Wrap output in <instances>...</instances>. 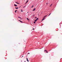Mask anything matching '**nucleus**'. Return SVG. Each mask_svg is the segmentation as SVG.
<instances>
[{
    "mask_svg": "<svg viewBox=\"0 0 62 62\" xmlns=\"http://www.w3.org/2000/svg\"><path fill=\"white\" fill-rule=\"evenodd\" d=\"M38 20H39V18H37L36 19V20H35V22H37V21H38Z\"/></svg>",
    "mask_w": 62,
    "mask_h": 62,
    "instance_id": "obj_1",
    "label": "nucleus"
},
{
    "mask_svg": "<svg viewBox=\"0 0 62 62\" xmlns=\"http://www.w3.org/2000/svg\"><path fill=\"white\" fill-rule=\"evenodd\" d=\"M47 51V50H45L44 51V52H46L47 53H48V51Z\"/></svg>",
    "mask_w": 62,
    "mask_h": 62,
    "instance_id": "obj_2",
    "label": "nucleus"
},
{
    "mask_svg": "<svg viewBox=\"0 0 62 62\" xmlns=\"http://www.w3.org/2000/svg\"><path fill=\"white\" fill-rule=\"evenodd\" d=\"M19 21L20 22H21V23H23V22L22 21H21V20H19Z\"/></svg>",
    "mask_w": 62,
    "mask_h": 62,
    "instance_id": "obj_3",
    "label": "nucleus"
},
{
    "mask_svg": "<svg viewBox=\"0 0 62 62\" xmlns=\"http://www.w3.org/2000/svg\"><path fill=\"white\" fill-rule=\"evenodd\" d=\"M16 3V4H20V3H18L17 2H15Z\"/></svg>",
    "mask_w": 62,
    "mask_h": 62,
    "instance_id": "obj_4",
    "label": "nucleus"
},
{
    "mask_svg": "<svg viewBox=\"0 0 62 62\" xmlns=\"http://www.w3.org/2000/svg\"><path fill=\"white\" fill-rule=\"evenodd\" d=\"M35 10H36V8H34L33 10V11H35Z\"/></svg>",
    "mask_w": 62,
    "mask_h": 62,
    "instance_id": "obj_5",
    "label": "nucleus"
},
{
    "mask_svg": "<svg viewBox=\"0 0 62 62\" xmlns=\"http://www.w3.org/2000/svg\"><path fill=\"white\" fill-rule=\"evenodd\" d=\"M14 6H15V7H17V5L15 4H14Z\"/></svg>",
    "mask_w": 62,
    "mask_h": 62,
    "instance_id": "obj_6",
    "label": "nucleus"
},
{
    "mask_svg": "<svg viewBox=\"0 0 62 62\" xmlns=\"http://www.w3.org/2000/svg\"><path fill=\"white\" fill-rule=\"evenodd\" d=\"M27 61H28V62H29V61L28 60V59L27 58Z\"/></svg>",
    "mask_w": 62,
    "mask_h": 62,
    "instance_id": "obj_7",
    "label": "nucleus"
},
{
    "mask_svg": "<svg viewBox=\"0 0 62 62\" xmlns=\"http://www.w3.org/2000/svg\"><path fill=\"white\" fill-rule=\"evenodd\" d=\"M45 19V18H44L42 20V21H43V20H44Z\"/></svg>",
    "mask_w": 62,
    "mask_h": 62,
    "instance_id": "obj_8",
    "label": "nucleus"
},
{
    "mask_svg": "<svg viewBox=\"0 0 62 62\" xmlns=\"http://www.w3.org/2000/svg\"><path fill=\"white\" fill-rule=\"evenodd\" d=\"M15 8L16 9H18V8H19L18 7V8Z\"/></svg>",
    "mask_w": 62,
    "mask_h": 62,
    "instance_id": "obj_9",
    "label": "nucleus"
},
{
    "mask_svg": "<svg viewBox=\"0 0 62 62\" xmlns=\"http://www.w3.org/2000/svg\"><path fill=\"white\" fill-rule=\"evenodd\" d=\"M48 15H46L45 16V17H46L47 16H48Z\"/></svg>",
    "mask_w": 62,
    "mask_h": 62,
    "instance_id": "obj_10",
    "label": "nucleus"
},
{
    "mask_svg": "<svg viewBox=\"0 0 62 62\" xmlns=\"http://www.w3.org/2000/svg\"><path fill=\"white\" fill-rule=\"evenodd\" d=\"M48 15H46L45 16V17H46L47 16H48Z\"/></svg>",
    "mask_w": 62,
    "mask_h": 62,
    "instance_id": "obj_11",
    "label": "nucleus"
},
{
    "mask_svg": "<svg viewBox=\"0 0 62 62\" xmlns=\"http://www.w3.org/2000/svg\"><path fill=\"white\" fill-rule=\"evenodd\" d=\"M52 5H53V4H52L50 6V7H51L52 6Z\"/></svg>",
    "mask_w": 62,
    "mask_h": 62,
    "instance_id": "obj_12",
    "label": "nucleus"
},
{
    "mask_svg": "<svg viewBox=\"0 0 62 62\" xmlns=\"http://www.w3.org/2000/svg\"><path fill=\"white\" fill-rule=\"evenodd\" d=\"M16 11H17V10H16L15 11V13H16Z\"/></svg>",
    "mask_w": 62,
    "mask_h": 62,
    "instance_id": "obj_13",
    "label": "nucleus"
},
{
    "mask_svg": "<svg viewBox=\"0 0 62 62\" xmlns=\"http://www.w3.org/2000/svg\"><path fill=\"white\" fill-rule=\"evenodd\" d=\"M18 17L19 18H21V17H20L19 16H18Z\"/></svg>",
    "mask_w": 62,
    "mask_h": 62,
    "instance_id": "obj_14",
    "label": "nucleus"
},
{
    "mask_svg": "<svg viewBox=\"0 0 62 62\" xmlns=\"http://www.w3.org/2000/svg\"><path fill=\"white\" fill-rule=\"evenodd\" d=\"M34 7V6H33V5L31 7V8H33Z\"/></svg>",
    "mask_w": 62,
    "mask_h": 62,
    "instance_id": "obj_15",
    "label": "nucleus"
},
{
    "mask_svg": "<svg viewBox=\"0 0 62 62\" xmlns=\"http://www.w3.org/2000/svg\"><path fill=\"white\" fill-rule=\"evenodd\" d=\"M28 1V0H27V2H26V3H27Z\"/></svg>",
    "mask_w": 62,
    "mask_h": 62,
    "instance_id": "obj_16",
    "label": "nucleus"
},
{
    "mask_svg": "<svg viewBox=\"0 0 62 62\" xmlns=\"http://www.w3.org/2000/svg\"><path fill=\"white\" fill-rule=\"evenodd\" d=\"M27 20H29V19H28V18H27Z\"/></svg>",
    "mask_w": 62,
    "mask_h": 62,
    "instance_id": "obj_17",
    "label": "nucleus"
},
{
    "mask_svg": "<svg viewBox=\"0 0 62 62\" xmlns=\"http://www.w3.org/2000/svg\"><path fill=\"white\" fill-rule=\"evenodd\" d=\"M21 12H23V11L22 10H21Z\"/></svg>",
    "mask_w": 62,
    "mask_h": 62,
    "instance_id": "obj_18",
    "label": "nucleus"
},
{
    "mask_svg": "<svg viewBox=\"0 0 62 62\" xmlns=\"http://www.w3.org/2000/svg\"><path fill=\"white\" fill-rule=\"evenodd\" d=\"M34 23H36V22H34Z\"/></svg>",
    "mask_w": 62,
    "mask_h": 62,
    "instance_id": "obj_19",
    "label": "nucleus"
},
{
    "mask_svg": "<svg viewBox=\"0 0 62 62\" xmlns=\"http://www.w3.org/2000/svg\"><path fill=\"white\" fill-rule=\"evenodd\" d=\"M25 6L24 7H23V8H25Z\"/></svg>",
    "mask_w": 62,
    "mask_h": 62,
    "instance_id": "obj_20",
    "label": "nucleus"
},
{
    "mask_svg": "<svg viewBox=\"0 0 62 62\" xmlns=\"http://www.w3.org/2000/svg\"><path fill=\"white\" fill-rule=\"evenodd\" d=\"M46 16H44V18H45Z\"/></svg>",
    "mask_w": 62,
    "mask_h": 62,
    "instance_id": "obj_21",
    "label": "nucleus"
},
{
    "mask_svg": "<svg viewBox=\"0 0 62 62\" xmlns=\"http://www.w3.org/2000/svg\"><path fill=\"white\" fill-rule=\"evenodd\" d=\"M33 29V30H34V28H33V29Z\"/></svg>",
    "mask_w": 62,
    "mask_h": 62,
    "instance_id": "obj_22",
    "label": "nucleus"
},
{
    "mask_svg": "<svg viewBox=\"0 0 62 62\" xmlns=\"http://www.w3.org/2000/svg\"><path fill=\"white\" fill-rule=\"evenodd\" d=\"M51 13H50V14H49V15H51Z\"/></svg>",
    "mask_w": 62,
    "mask_h": 62,
    "instance_id": "obj_23",
    "label": "nucleus"
},
{
    "mask_svg": "<svg viewBox=\"0 0 62 62\" xmlns=\"http://www.w3.org/2000/svg\"><path fill=\"white\" fill-rule=\"evenodd\" d=\"M50 15H48V16H50Z\"/></svg>",
    "mask_w": 62,
    "mask_h": 62,
    "instance_id": "obj_24",
    "label": "nucleus"
},
{
    "mask_svg": "<svg viewBox=\"0 0 62 62\" xmlns=\"http://www.w3.org/2000/svg\"><path fill=\"white\" fill-rule=\"evenodd\" d=\"M37 18V17H35V18Z\"/></svg>",
    "mask_w": 62,
    "mask_h": 62,
    "instance_id": "obj_25",
    "label": "nucleus"
},
{
    "mask_svg": "<svg viewBox=\"0 0 62 62\" xmlns=\"http://www.w3.org/2000/svg\"><path fill=\"white\" fill-rule=\"evenodd\" d=\"M26 3H26H26H25V4H26Z\"/></svg>",
    "mask_w": 62,
    "mask_h": 62,
    "instance_id": "obj_26",
    "label": "nucleus"
},
{
    "mask_svg": "<svg viewBox=\"0 0 62 62\" xmlns=\"http://www.w3.org/2000/svg\"><path fill=\"white\" fill-rule=\"evenodd\" d=\"M21 6H20V7H19V8H21Z\"/></svg>",
    "mask_w": 62,
    "mask_h": 62,
    "instance_id": "obj_27",
    "label": "nucleus"
},
{
    "mask_svg": "<svg viewBox=\"0 0 62 62\" xmlns=\"http://www.w3.org/2000/svg\"><path fill=\"white\" fill-rule=\"evenodd\" d=\"M30 54L29 53H28V54Z\"/></svg>",
    "mask_w": 62,
    "mask_h": 62,
    "instance_id": "obj_28",
    "label": "nucleus"
},
{
    "mask_svg": "<svg viewBox=\"0 0 62 62\" xmlns=\"http://www.w3.org/2000/svg\"><path fill=\"white\" fill-rule=\"evenodd\" d=\"M23 56H22V57H23Z\"/></svg>",
    "mask_w": 62,
    "mask_h": 62,
    "instance_id": "obj_29",
    "label": "nucleus"
},
{
    "mask_svg": "<svg viewBox=\"0 0 62 62\" xmlns=\"http://www.w3.org/2000/svg\"><path fill=\"white\" fill-rule=\"evenodd\" d=\"M46 4H47V3H46Z\"/></svg>",
    "mask_w": 62,
    "mask_h": 62,
    "instance_id": "obj_30",
    "label": "nucleus"
},
{
    "mask_svg": "<svg viewBox=\"0 0 62 62\" xmlns=\"http://www.w3.org/2000/svg\"><path fill=\"white\" fill-rule=\"evenodd\" d=\"M20 20H22V19H20Z\"/></svg>",
    "mask_w": 62,
    "mask_h": 62,
    "instance_id": "obj_31",
    "label": "nucleus"
},
{
    "mask_svg": "<svg viewBox=\"0 0 62 62\" xmlns=\"http://www.w3.org/2000/svg\"><path fill=\"white\" fill-rule=\"evenodd\" d=\"M27 13H28V12H27Z\"/></svg>",
    "mask_w": 62,
    "mask_h": 62,
    "instance_id": "obj_32",
    "label": "nucleus"
},
{
    "mask_svg": "<svg viewBox=\"0 0 62 62\" xmlns=\"http://www.w3.org/2000/svg\"><path fill=\"white\" fill-rule=\"evenodd\" d=\"M24 62H26L25 61Z\"/></svg>",
    "mask_w": 62,
    "mask_h": 62,
    "instance_id": "obj_33",
    "label": "nucleus"
}]
</instances>
